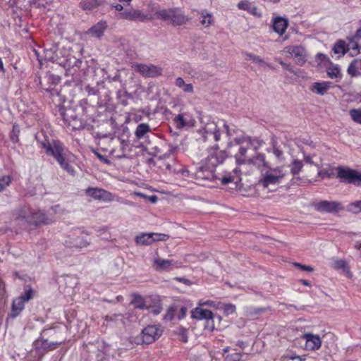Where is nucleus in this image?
<instances>
[{
	"instance_id": "obj_11",
	"label": "nucleus",
	"mask_w": 361,
	"mask_h": 361,
	"mask_svg": "<svg viewBox=\"0 0 361 361\" xmlns=\"http://www.w3.org/2000/svg\"><path fill=\"white\" fill-rule=\"evenodd\" d=\"M163 329L159 325H148L141 332L142 343L151 344L155 342L162 334Z\"/></svg>"
},
{
	"instance_id": "obj_58",
	"label": "nucleus",
	"mask_w": 361,
	"mask_h": 361,
	"mask_svg": "<svg viewBox=\"0 0 361 361\" xmlns=\"http://www.w3.org/2000/svg\"><path fill=\"white\" fill-rule=\"evenodd\" d=\"M112 6L115 8L116 11H120V12L122 11L124 8V6L119 4H114V5H112Z\"/></svg>"
},
{
	"instance_id": "obj_24",
	"label": "nucleus",
	"mask_w": 361,
	"mask_h": 361,
	"mask_svg": "<svg viewBox=\"0 0 361 361\" xmlns=\"http://www.w3.org/2000/svg\"><path fill=\"white\" fill-rule=\"evenodd\" d=\"M131 305L134 306L135 308L139 309L141 310H145L147 307V296L144 297L138 293H134L131 295Z\"/></svg>"
},
{
	"instance_id": "obj_51",
	"label": "nucleus",
	"mask_w": 361,
	"mask_h": 361,
	"mask_svg": "<svg viewBox=\"0 0 361 361\" xmlns=\"http://www.w3.org/2000/svg\"><path fill=\"white\" fill-rule=\"evenodd\" d=\"M294 266L299 268L302 271H308V272H311L313 271V268L312 267L303 265L300 263H294Z\"/></svg>"
},
{
	"instance_id": "obj_55",
	"label": "nucleus",
	"mask_w": 361,
	"mask_h": 361,
	"mask_svg": "<svg viewBox=\"0 0 361 361\" xmlns=\"http://www.w3.org/2000/svg\"><path fill=\"white\" fill-rule=\"evenodd\" d=\"M95 154L99 159V160H101L102 162H104L105 164H108L109 162L108 159L105 156H103L98 152H96Z\"/></svg>"
},
{
	"instance_id": "obj_6",
	"label": "nucleus",
	"mask_w": 361,
	"mask_h": 361,
	"mask_svg": "<svg viewBox=\"0 0 361 361\" xmlns=\"http://www.w3.org/2000/svg\"><path fill=\"white\" fill-rule=\"evenodd\" d=\"M158 18L166 21L173 26L185 25L188 21V18L179 8L159 10L155 12Z\"/></svg>"
},
{
	"instance_id": "obj_50",
	"label": "nucleus",
	"mask_w": 361,
	"mask_h": 361,
	"mask_svg": "<svg viewBox=\"0 0 361 361\" xmlns=\"http://www.w3.org/2000/svg\"><path fill=\"white\" fill-rule=\"evenodd\" d=\"M11 181L10 176H4L0 178V192L8 186Z\"/></svg>"
},
{
	"instance_id": "obj_15",
	"label": "nucleus",
	"mask_w": 361,
	"mask_h": 361,
	"mask_svg": "<svg viewBox=\"0 0 361 361\" xmlns=\"http://www.w3.org/2000/svg\"><path fill=\"white\" fill-rule=\"evenodd\" d=\"M39 82L42 90L48 89L54 85H59L61 82V78L59 75L51 74L47 71L44 75L39 77Z\"/></svg>"
},
{
	"instance_id": "obj_10",
	"label": "nucleus",
	"mask_w": 361,
	"mask_h": 361,
	"mask_svg": "<svg viewBox=\"0 0 361 361\" xmlns=\"http://www.w3.org/2000/svg\"><path fill=\"white\" fill-rule=\"evenodd\" d=\"M85 195L99 202H109L114 200V195L108 190L97 187H88L85 190Z\"/></svg>"
},
{
	"instance_id": "obj_28",
	"label": "nucleus",
	"mask_w": 361,
	"mask_h": 361,
	"mask_svg": "<svg viewBox=\"0 0 361 361\" xmlns=\"http://www.w3.org/2000/svg\"><path fill=\"white\" fill-rule=\"evenodd\" d=\"M59 85H54V87H49L48 89H44V90L48 94L49 97L52 99L53 102L60 104L63 102Z\"/></svg>"
},
{
	"instance_id": "obj_44",
	"label": "nucleus",
	"mask_w": 361,
	"mask_h": 361,
	"mask_svg": "<svg viewBox=\"0 0 361 361\" xmlns=\"http://www.w3.org/2000/svg\"><path fill=\"white\" fill-rule=\"evenodd\" d=\"M139 71L142 75L146 76V77H154L159 74H160L159 70V69H137Z\"/></svg>"
},
{
	"instance_id": "obj_12",
	"label": "nucleus",
	"mask_w": 361,
	"mask_h": 361,
	"mask_svg": "<svg viewBox=\"0 0 361 361\" xmlns=\"http://www.w3.org/2000/svg\"><path fill=\"white\" fill-rule=\"evenodd\" d=\"M117 17L120 19L131 20V21H151L154 19L153 16L145 15L140 10L130 8L126 10L123 12H121L117 14Z\"/></svg>"
},
{
	"instance_id": "obj_4",
	"label": "nucleus",
	"mask_w": 361,
	"mask_h": 361,
	"mask_svg": "<svg viewBox=\"0 0 361 361\" xmlns=\"http://www.w3.org/2000/svg\"><path fill=\"white\" fill-rule=\"evenodd\" d=\"M284 166L269 167L262 172L256 186L264 192L276 191L286 176Z\"/></svg>"
},
{
	"instance_id": "obj_8",
	"label": "nucleus",
	"mask_w": 361,
	"mask_h": 361,
	"mask_svg": "<svg viewBox=\"0 0 361 361\" xmlns=\"http://www.w3.org/2000/svg\"><path fill=\"white\" fill-rule=\"evenodd\" d=\"M90 107L87 100L84 99L80 101L79 104L75 108L69 107L60 109L64 124L68 123L70 120L77 118L80 114H87Z\"/></svg>"
},
{
	"instance_id": "obj_5",
	"label": "nucleus",
	"mask_w": 361,
	"mask_h": 361,
	"mask_svg": "<svg viewBox=\"0 0 361 361\" xmlns=\"http://www.w3.org/2000/svg\"><path fill=\"white\" fill-rule=\"evenodd\" d=\"M16 215V219L22 224L39 226L51 223V220L44 212L32 209L28 206H24L19 209Z\"/></svg>"
},
{
	"instance_id": "obj_3",
	"label": "nucleus",
	"mask_w": 361,
	"mask_h": 361,
	"mask_svg": "<svg viewBox=\"0 0 361 361\" xmlns=\"http://www.w3.org/2000/svg\"><path fill=\"white\" fill-rule=\"evenodd\" d=\"M225 159V151L219 150L218 147L214 149L207 158L205 163L198 167L193 174L197 184L204 185L205 181L213 180L215 178L214 167L222 164Z\"/></svg>"
},
{
	"instance_id": "obj_56",
	"label": "nucleus",
	"mask_w": 361,
	"mask_h": 361,
	"mask_svg": "<svg viewBox=\"0 0 361 361\" xmlns=\"http://www.w3.org/2000/svg\"><path fill=\"white\" fill-rule=\"evenodd\" d=\"M175 280L183 283L185 285H189L190 283V281L188 279L182 277H176L175 278Z\"/></svg>"
},
{
	"instance_id": "obj_17",
	"label": "nucleus",
	"mask_w": 361,
	"mask_h": 361,
	"mask_svg": "<svg viewBox=\"0 0 361 361\" xmlns=\"http://www.w3.org/2000/svg\"><path fill=\"white\" fill-rule=\"evenodd\" d=\"M25 302L22 301L18 297L14 298L11 302L10 312L8 314L6 321L8 319H14L18 317L25 308Z\"/></svg>"
},
{
	"instance_id": "obj_52",
	"label": "nucleus",
	"mask_w": 361,
	"mask_h": 361,
	"mask_svg": "<svg viewBox=\"0 0 361 361\" xmlns=\"http://www.w3.org/2000/svg\"><path fill=\"white\" fill-rule=\"evenodd\" d=\"M63 343V341L60 342H50L48 343L47 351L54 350L57 348L59 345Z\"/></svg>"
},
{
	"instance_id": "obj_49",
	"label": "nucleus",
	"mask_w": 361,
	"mask_h": 361,
	"mask_svg": "<svg viewBox=\"0 0 361 361\" xmlns=\"http://www.w3.org/2000/svg\"><path fill=\"white\" fill-rule=\"evenodd\" d=\"M19 128L17 124H13V129L11 135V139L13 142H16L18 141Z\"/></svg>"
},
{
	"instance_id": "obj_36",
	"label": "nucleus",
	"mask_w": 361,
	"mask_h": 361,
	"mask_svg": "<svg viewBox=\"0 0 361 361\" xmlns=\"http://www.w3.org/2000/svg\"><path fill=\"white\" fill-rule=\"evenodd\" d=\"M33 345L37 350L47 351L48 341L44 338H38L34 342Z\"/></svg>"
},
{
	"instance_id": "obj_23",
	"label": "nucleus",
	"mask_w": 361,
	"mask_h": 361,
	"mask_svg": "<svg viewBox=\"0 0 361 361\" xmlns=\"http://www.w3.org/2000/svg\"><path fill=\"white\" fill-rule=\"evenodd\" d=\"M191 316L193 319L197 320L202 319H212L213 312L209 310H204L201 307H196L191 312Z\"/></svg>"
},
{
	"instance_id": "obj_2",
	"label": "nucleus",
	"mask_w": 361,
	"mask_h": 361,
	"mask_svg": "<svg viewBox=\"0 0 361 361\" xmlns=\"http://www.w3.org/2000/svg\"><path fill=\"white\" fill-rule=\"evenodd\" d=\"M42 149H44L45 153L53 157L60 167L70 176L74 177L77 172L72 164L71 158L73 155L66 151L64 145L59 140H53L49 142L46 140L41 142Z\"/></svg>"
},
{
	"instance_id": "obj_22",
	"label": "nucleus",
	"mask_w": 361,
	"mask_h": 361,
	"mask_svg": "<svg viewBox=\"0 0 361 361\" xmlns=\"http://www.w3.org/2000/svg\"><path fill=\"white\" fill-rule=\"evenodd\" d=\"M330 82H317L312 83L309 89L310 90L319 95H324L331 87Z\"/></svg>"
},
{
	"instance_id": "obj_13",
	"label": "nucleus",
	"mask_w": 361,
	"mask_h": 361,
	"mask_svg": "<svg viewBox=\"0 0 361 361\" xmlns=\"http://www.w3.org/2000/svg\"><path fill=\"white\" fill-rule=\"evenodd\" d=\"M283 51L287 56L292 57L298 66H302L305 61V50L301 46L287 47Z\"/></svg>"
},
{
	"instance_id": "obj_16",
	"label": "nucleus",
	"mask_w": 361,
	"mask_h": 361,
	"mask_svg": "<svg viewBox=\"0 0 361 361\" xmlns=\"http://www.w3.org/2000/svg\"><path fill=\"white\" fill-rule=\"evenodd\" d=\"M154 235H158L154 233H141L136 236L135 242L137 244L143 245H149L155 241H165L169 238V235H162V238H154ZM161 236V235H159Z\"/></svg>"
},
{
	"instance_id": "obj_54",
	"label": "nucleus",
	"mask_w": 361,
	"mask_h": 361,
	"mask_svg": "<svg viewBox=\"0 0 361 361\" xmlns=\"http://www.w3.org/2000/svg\"><path fill=\"white\" fill-rule=\"evenodd\" d=\"M235 311V307L231 304H227V314H233Z\"/></svg>"
},
{
	"instance_id": "obj_26",
	"label": "nucleus",
	"mask_w": 361,
	"mask_h": 361,
	"mask_svg": "<svg viewBox=\"0 0 361 361\" xmlns=\"http://www.w3.org/2000/svg\"><path fill=\"white\" fill-rule=\"evenodd\" d=\"M288 26V21L286 19L281 17H277L273 22V30L280 35H283Z\"/></svg>"
},
{
	"instance_id": "obj_64",
	"label": "nucleus",
	"mask_w": 361,
	"mask_h": 361,
	"mask_svg": "<svg viewBox=\"0 0 361 361\" xmlns=\"http://www.w3.org/2000/svg\"><path fill=\"white\" fill-rule=\"evenodd\" d=\"M240 358V354H235V357L233 358V361L239 360Z\"/></svg>"
},
{
	"instance_id": "obj_21",
	"label": "nucleus",
	"mask_w": 361,
	"mask_h": 361,
	"mask_svg": "<svg viewBox=\"0 0 361 361\" xmlns=\"http://www.w3.org/2000/svg\"><path fill=\"white\" fill-rule=\"evenodd\" d=\"M83 116H85V118L87 120V117L89 116L88 113H87V114H80L77 118L70 120L68 123L65 124L66 126L71 130L83 129L85 127L86 123Z\"/></svg>"
},
{
	"instance_id": "obj_9",
	"label": "nucleus",
	"mask_w": 361,
	"mask_h": 361,
	"mask_svg": "<svg viewBox=\"0 0 361 361\" xmlns=\"http://www.w3.org/2000/svg\"><path fill=\"white\" fill-rule=\"evenodd\" d=\"M337 178L341 182L361 186V173L347 167L339 166L337 168Z\"/></svg>"
},
{
	"instance_id": "obj_39",
	"label": "nucleus",
	"mask_w": 361,
	"mask_h": 361,
	"mask_svg": "<svg viewBox=\"0 0 361 361\" xmlns=\"http://www.w3.org/2000/svg\"><path fill=\"white\" fill-rule=\"evenodd\" d=\"M349 114L355 123L361 124V108L350 109Z\"/></svg>"
},
{
	"instance_id": "obj_18",
	"label": "nucleus",
	"mask_w": 361,
	"mask_h": 361,
	"mask_svg": "<svg viewBox=\"0 0 361 361\" xmlns=\"http://www.w3.org/2000/svg\"><path fill=\"white\" fill-rule=\"evenodd\" d=\"M146 310L149 311L154 315H158L162 310V302L157 296H147Z\"/></svg>"
},
{
	"instance_id": "obj_45",
	"label": "nucleus",
	"mask_w": 361,
	"mask_h": 361,
	"mask_svg": "<svg viewBox=\"0 0 361 361\" xmlns=\"http://www.w3.org/2000/svg\"><path fill=\"white\" fill-rule=\"evenodd\" d=\"M174 123H176V127L178 128H184L185 126H187V123H186V121H185V119L183 116V114H178L175 118H174Z\"/></svg>"
},
{
	"instance_id": "obj_40",
	"label": "nucleus",
	"mask_w": 361,
	"mask_h": 361,
	"mask_svg": "<svg viewBox=\"0 0 361 361\" xmlns=\"http://www.w3.org/2000/svg\"><path fill=\"white\" fill-rule=\"evenodd\" d=\"M56 49V46L54 45L53 47L50 49H46L44 51V56L43 59L44 61H51L54 60V54Z\"/></svg>"
},
{
	"instance_id": "obj_43",
	"label": "nucleus",
	"mask_w": 361,
	"mask_h": 361,
	"mask_svg": "<svg viewBox=\"0 0 361 361\" xmlns=\"http://www.w3.org/2000/svg\"><path fill=\"white\" fill-rule=\"evenodd\" d=\"M334 53L336 54L343 55L345 53L344 42L339 41L334 45L333 48Z\"/></svg>"
},
{
	"instance_id": "obj_20",
	"label": "nucleus",
	"mask_w": 361,
	"mask_h": 361,
	"mask_svg": "<svg viewBox=\"0 0 361 361\" xmlns=\"http://www.w3.org/2000/svg\"><path fill=\"white\" fill-rule=\"evenodd\" d=\"M302 338L305 340V348L307 350H316L321 347L322 341L317 335L305 334Z\"/></svg>"
},
{
	"instance_id": "obj_1",
	"label": "nucleus",
	"mask_w": 361,
	"mask_h": 361,
	"mask_svg": "<svg viewBox=\"0 0 361 361\" xmlns=\"http://www.w3.org/2000/svg\"><path fill=\"white\" fill-rule=\"evenodd\" d=\"M227 136L229 142L227 146L229 150L227 153L233 155L238 164H252L257 168L264 166L269 168V163L265 160L262 154L257 153L262 146V140L259 138H252L247 136L233 137L227 127Z\"/></svg>"
},
{
	"instance_id": "obj_32",
	"label": "nucleus",
	"mask_w": 361,
	"mask_h": 361,
	"mask_svg": "<svg viewBox=\"0 0 361 361\" xmlns=\"http://www.w3.org/2000/svg\"><path fill=\"white\" fill-rule=\"evenodd\" d=\"M332 266L336 269H343L349 278L352 277L353 274L350 272L348 264L345 260L336 259L333 262Z\"/></svg>"
},
{
	"instance_id": "obj_35",
	"label": "nucleus",
	"mask_w": 361,
	"mask_h": 361,
	"mask_svg": "<svg viewBox=\"0 0 361 361\" xmlns=\"http://www.w3.org/2000/svg\"><path fill=\"white\" fill-rule=\"evenodd\" d=\"M103 0H82L80 3L83 9L91 10L102 4Z\"/></svg>"
},
{
	"instance_id": "obj_37",
	"label": "nucleus",
	"mask_w": 361,
	"mask_h": 361,
	"mask_svg": "<svg viewBox=\"0 0 361 361\" xmlns=\"http://www.w3.org/2000/svg\"><path fill=\"white\" fill-rule=\"evenodd\" d=\"M346 209L353 214L361 212V200L348 204Z\"/></svg>"
},
{
	"instance_id": "obj_41",
	"label": "nucleus",
	"mask_w": 361,
	"mask_h": 361,
	"mask_svg": "<svg viewBox=\"0 0 361 361\" xmlns=\"http://www.w3.org/2000/svg\"><path fill=\"white\" fill-rule=\"evenodd\" d=\"M269 152H272L273 154L276 157V160L280 162L283 160V152L279 147L275 145H273L271 149H268Z\"/></svg>"
},
{
	"instance_id": "obj_30",
	"label": "nucleus",
	"mask_w": 361,
	"mask_h": 361,
	"mask_svg": "<svg viewBox=\"0 0 361 361\" xmlns=\"http://www.w3.org/2000/svg\"><path fill=\"white\" fill-rule=\"evenodd\" d=\"M238 7L240 9L248 11L249 13H252L253 16H255L257 17L262 16L261 13L258 12L257 7L246 0L240 1L238 4Z\"/></svg>"
},
{
	"instance_id": "obj_19",
	"label": "nucleus",
	"mask_w": 361,
	"mask_h": 361,
	"mask_svg": "<svg viewBox=\"0 0 361 361\" xmlns=\"http://www.w3.org/2000/svg\"><path fill=\"white\" fill-rule=\"evenodd\" d=\"M172 260L164 259L161 258H156L153 260V266L157 271H169L174 267L178 268V266L176 265Z\"/></svg>"
},
{
	"instance_id": "obj_53",
	"label": "nucleus",
	"mask_w": 361,
	"mask_h": 361,
	"mask_svg": "<svg viewBox=\"0 0 361 361\" xmlns=\"http://www.w3.org/2000/svg\"><path fill=\"white\" fill-rule=\"evenodd\" d=\"M348 68H361V59H357L353 61Z\"/></svg>"
},
{
	"instance_id": "obj_38",
	"label": "nucleus",
	"mask_w": 361,
	"mask_h": 361,
	"mask_svg": "<svg viewBox=\"0 0 361 361\" xmlns=\"http://www.w3.org/2000/svg\"><path fill=\"white\" fill-rule=\"evenodd\" d=\"M201 18H202V19L200 20V23L202 25H203L206 27H207L210 25H212L214 21V18H213L212 14L208 13L202 12L201 14Z\"/></svg>"
},
{
	"instance_id": "obj_59",
	"label": "nucleus",
	"mask_w": 361,
	"mask_h": 361,
	"mask_svg": "<svg viewBox=\"0 0 361 361\" xmlns=\"http://www.w3.org/2000/svg\"><path fill=\"white\" fill-rule=\"evenodd\" d=\"M304 161L309 164H314V161H312V159L310 156H306L304 157Z\"/></svg>"
},
{
	"instance_id": "obj_46",
	"label": "nucleus",
	"mask_w": 361,
	"mask_h": 361,
	"mask_svg": "<svg viewBox=\"0 0 361 361\" xmlns=\"http://www.w3.org/2000/svg\"><path fill=\"white\" fill-rule=\"evenodd\" d=\"M327 74L331 79L338 80L341 78L342 74L340 69H327Z\"/></svg>"
},
{
	"instance_id": "obj_27",
	"label": "nucleus",
	"mask_w": 361,
	"mask_h": 361,
	"mask_svg": "<svg viewBox=\"0 0 361 361\" xmlns=\"http://www.w3.org/2000/svg\"><path fill=\"white\" fill-rule=\"evenodd\" d=\"M107 25L105 22H99L92 26L88 31L92 37L100 38L106 30Z\"/></svg>"
},
{
	"instance_id": "obj_63",
	"label": "nucleus",
	"mask_w": 361,
	"mask_h": 361,
	"mask_svg": "<svg viewBox=\"0 0 361 361\" xmlns=\"http://www.w3.org/2000/svg\"><path fill=\"white\" fill-rule=\"evenodd\" d=\"M264 311H265L264 308H260V309L255 310V314H259V313L264 312Z\"/></svg>"
},
{
	"instance_id": "obj_47",
	"label": "nucleus",
	"mask_w": 361,
	"mask_h": 361,
	"mask_svg": "<svg viewBox=\"0 0 361 361\" xmlns=\"http://www.w3.org/2000/svg\"><path fill=\"white\" fill-rule=\"evenodd\" d=\"M247 57L250 60L252 61L255 65L259 66H267V63L262 59L258 56H254L252 54H248Z\"/></svg>"
},
{
	"instance_id": "obj_34",
	"label": "nucleus",
	"mask_w": 361,
	"mask_h": 361,
	"mask_svg": "<svg viewBox=\"0 0 361 361\" xmlns=\"http://www.w3.org/2000/svg\"><path fill=\"white\" fill-rule=\"evenodd\" d=\"M316 62L317 63V66H324L326 68H330L331 64L329 58L322 53H318L315 56Z\"/></svg>"
},
{
	"instance_id": "obj_62",
	"label": "nucleus",
	"mask_w": 361,
	"mask_h": 361,
	"mask_svg": "<svg viewBox=\"0 0 361 361\" xmlns=\"http://www.w3.org/2000/svg\"><path fill=\"white\" fill-rule=\"evenodd\" d=\"M177 148L178 147L176 146H170L169 152L171 154H173L177 150Z\"/></svg>"
},
{
	"instance_id": "obj_57",
	"label": "nucleus",
	"mask_w": 361,
	"mask_h": 361,
	"mask_svg": "<svg viewBox=\"0 0 361 361\" xmlns=\"http://www.w3.org/2000/svg\"><path fill=\"white\" fill-rule=\"evenodd\" d=\"M286 361H303L299 356H290L287 358Z\"/></svg>"
},
{
	"instance_id": "obj_14",
	"label": "nucleus",
	"mask_w": 361,
	"mask_h": 361,
	"mask_svg": "<svg viewBox=\"0 0 361 361\" xmlns=\"http://www.w3.org/2000/svg\"><path fill=\"white\" fill-rule=\"evenodd\" d=\"M316 209L319 212H338L343 209L341 203L335 201L323 200L316 205Z\"/></svg>"
},
{
	"instance_id": "obj_25",
	"label": "nucleus",
	"mask_w": 361,
	"mask_h": 361,
	"mask_svg": "<svg viewBox=\"0 0 361 361\" xmlns=\"http://www.w3.org/2000/svg\"><path fill=\"white\" fill-rule=\"evenodd\" d=\"M235 176H227V189L240 190L242 188L241 178L237 175L238 171H234Z\"/></svg>"
},
{
	"instance_id": "obj_31",
	"label": "nucleus",
	"mask_w": 361,
	"mask_h": 361,
	"mask_svg": "<svg viewBox=\"0 0 361 361\" xmlns=\"http://www.w3.org/2000/svg\"><path fill=\"white\" fill-rule=\"evenodd\" d=\"M151 131V128L149 124L142 123H140L135 131V136L137 140L145 137V135Z\"/></svg>"
},
{
	"instance_id": "obj_7",
	"label": "nucleus",
	"mask_w": 361,
	"mask_h": 361,
	"mask_svg": "<svg viewBox=\"0 0 361 361\" xmlns=\"http://www.w3.org/2000/svg\"><path fill=\"white\" fill-rule=\"evenodd\" d=\"M88 234L82 228H75L70 232L64 240L65 246L70 248H83L89 245Z\"/></svg>"
},
{
	"instance_id": "obj_48",
	"label": "nucleus",
	"mask_w": 361,
	"mask_h": 361,
	"mask_svg": "<svg viewBox=\"0 0 361 361\" xmlns=\"http://www.w3.org/2000/svg\"><path fill=\"white\" fill-rule=\"evenodd\" d=\"M178 334L179 336L180 340L183 343L188 342V331L186 329L180 327L178 329Z\"/></svg>"
},
{
	"instance_id": "obj_42",
	"label": "nucleus",
	"mask_w": 361,
	"mask_h": 361,
	"mask_svg": "<svg viewBox=\"0 0 361 361\" xmlns=\"http://www.w3.org/2000/svg\"><path fill=\"white\" fill-rule=\"evenodd\" d=\"M302 166H303V164H302V161H300L298 159L293 160V161L290 164V171H291L292 174L293 175L298 174L301 171Z\"/></svg>"
},
{
	"instance_id": "obj_60",
	"label": "nucleus",
	"mask_w": 361,
	"mask_h": 361,
	"mask_svg": "<svg viewBox=\"0 0 361 361\" xmlns=\"http://www.w3.org/2000/svg\"><path fill=\"white\" fill-rule=\"evenodd\" d=\"M158 200V197L156 195H151L149 197V200L152 202L155 203Z\"/></svg>"
},
{
	"instance_id": "obj_61",
	"label": "nucleus",
	"mask_w": 361,
	"mask_h": 361,
	"mask_svg": "<svg viewBox=\"0 0 361 361\" xmlns=\"http://www.w3.org/2000/svg\"><path fill=\"white\" fill-rule=\"evenodd\" d=\"M89 94H94L96 91L94 88L87 87Z\"/></svg>"
},
{
	"instance_id": "obj_29",
	"label": "nucleus",
	"mask_w": 361,
	"mask_h": 361,
	"mask_svg": "<svg viewBox=\"0 0 361 361\" xmlns=\"http://www.w3.org/2000/svg\"><path fill=\"white\" fill-rule=\"evenodd\" d=\"M36 295L37 291L30 285H26L23 288V293L18 298L25 303L33 299Z\"/></svg>"
},
{
	"instance_id": "obj_33",
	"label": "nucleus",
	"mask_w": 361,
	"mask_h": 361,
	"mask_svg": "<svg viewBox=\"0 0 361 361\" xmlns=\"http://www.w3.org/2000/svg\"><path fill=\"white\" fill-rule=\"evenodd\" d=\"M175 85L181 88L185 93H192L194 91L192 85L191 83L186 84L180 77L176 78Z\"/></svg>"
}]
</instances>
